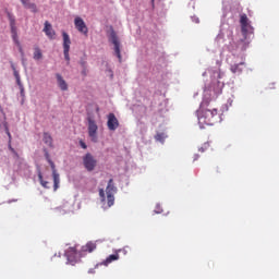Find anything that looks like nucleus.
<instances>
[{"label": "nucleus", "mask_w": 279, "mask_h": 279, "mask_svg": "<svg viewBox=\"0 0 279 279\" xmlns=\"http://www.w3.org/2000/svg\"><path fill=\"white\" fill-rule=\"evenodd\" d=\"M197 118L201 128L214 125L219 121V111L210 106V100L204 99L197 110Z\"/></svg>", "instance_id": "1"}, {"label": "nucleus", "mask_w": 279, "mask_h": 279, "mask_svg": "<svg viewBox=\"0 0 279 279\" xmlns=\"http://www.w3.org/2000/svg\"><path fill=\"white\" fill-rule=\"evenodd\" d=\"M252 29L253 28L250 22H246L244 26L243 25L241 26L243 38L238 41V47L242 51H245L247 49V46L250 45V40H247V33Z\"/></svg>", "instance_id": "2"}, {"label": "nucleus", "mask_w": 279, "mask_h": 279, "mask_svg": "<svg viewBox=\"0 0 279 279\" xmlns=\"http://www.w3.org/2000/svg\"><path fill=\"white\" fill-rule=\"evenodd\" d=\"M9 21L13 41L16 45V47H19L20 53H23V46H21V41L19 40V33L16 32V20H14V16L9 14Z\"/></svg>", "instance_id": "3"}, {"label": "nucleus", "mask_w": 279, "mask_h": 279, "mask_svg": "<svg viewBox=\"0 0 279 279\" xmlns=\"http://www.w3.org/2000/svg\"><path fill=\"white\" fill-rule=\"evenodd\" d=\"M107 193V204L109 208L114 206V193H117V186H114V180L110 179L106 187Z\"/></svg>", "instance_id": "4"}, {"label": "nucleus", "mask_w": 279, "mask_h": 279, "mask_svg": "<svg viewBox=\"0 0 279 279\" xmlns=\"http://www.w3.org/2000/svg\"><path fill=\"white\" fill-rule=\"evenodd\" d=\"M65 256L68 258L69 265H77V263H80L83 255H82V252L77 253V250H75V247H70L65 252Z\"/></svg>", "instance_id": "5"}, {"label": "nucleus", "mask_w": 279, "mask_h": 279, "mask_svg": "<svg viewBox=\"0 0 279 279\" xmlns=\"http://www.w3.org/2000/svg\"><path fill=\"white\" fill-rule=\"evenodd\" d=\"M46 159L49 162L52 171L53 191H57L58 189H60V173H58V170L56 169V163H53V161L49 157V154H46Z\"/></svg>", "instance_id": "6"}, {"label": "nucleus", "mask_w": 279, "mask_h": 279, "mask_svg": "<svg viewBox=\"0 0 279 279\" xmlns=\"http://www.w3.org/2000/svg\"><path fill=\"white\" fill-rule=\"evenodd\" d=\"M83 165L86 171H95V168L97 167V159L93 156V154L87 153L83 157Z\"/></svg>", "instance_id": "7"}, {"label": "nucleus", "mask_w": 279, "mask_h": 279, "mask_svg": "<svg viewBox=\"0 0 279 279\" xmlns=\"http://www.w3.org/2000/svg\"><path fill=\"white\" fill-rule=\"evenodd\" d=\"M74 27L80 34L85 36V38H88V26H86V22H84L82 17L76 16L74 19Z\"/></svg>", "instance_id": "8"}, {"label": "nucleus", "mask_w": 279, "mask_h": 279, "mask_svg": "<svg viewBox=\"0 0 279 279\" xmlns=\"http://www.w3.org/2000/svg\"><path fill=\"white\" fill-rule=\"evenodd\" d=\"M110 40L114 47V52H116L117 58L119 59V62H122L121 43H119V37H117V33L114 31H112L110 34Z\"/></svg>", "instance_id": "9"}, {"label": "nucleus", "mask_w": 279, "mask_h": 279, "mask_svg": "<svg viewBox=\"0 0 279 279\" xmlns=\"http://www.w3.org/2000/svg\"><path fill=\"white\" fill-rule=\"evenodd\" d=\"M97 123L93 119H88V136L92 138L93 143H97Z\"/></svg>", "instance_id": "10"}, {"label": "nucleus", "mask_w": 279, "mask_h": 279, "mask_svg": "<svg viewBox=\"0 0 279 279\" xmlns=\"http://www.w3.org/2000/svg\"><path fill=\"white\" fill-rule=\"evenodd\" d=\"M107 126L110 132H114L119 128V119H117V116L114 113H109L107 117Z\"/></svg>", "instance_id": "11"}, {"label": "nucleus", "mask_w": 279, "mask_h": 279, "mask_svg": "<svg viewBox=\"0 0 279 279\" xmlns=\"http://www.w3.org/2000/svg\"><path fill=\"white\" fill-rule=\"evenodd\" d=\"M95 250H97V244L95 242H87L86 245H83L81 248V254L84 256V254H86V252H88V254H92V252H95Z\"/></svg>", "instance_id": "12"}, {"label": "nucleus", "mask_w": 279, "mask_h": 279, "mask_svg": "<svg viewBox=\"0 0 279 279\" xmlns=\"http://www.w3.org/2000/svg\"><path fill=\"white\" fill-rule=\"evenodd\" d=\"M44 32H45L46 36H48V38H50L51 40H53V38H56V31H53V27L51 26V24L48 21L45 22Z\"/></svg>", "instance_id": "13"}, {"label": "nucleus", "mask_w": 279, "mask_h": 279, "mask_svg": "<svg viewBox=\"0 0 279 279\" xmlns=\"http://www.w3.org/2000/svg\"><path fill=\"white\" fill-rule=\"evenodd\" d=\"M22 5L26 8V10H31L34 14L38 12V8L36 7V3L31 2L29 0H20Z\"/></svg>", "instance_id": "14"}, {"label": "nucleus", "mask_w": 279, "mask_h": 279, "mask_svg": "<svg viewBox=\"0 0 279 279\" xmlns=\"http://www.w3.org/2000/svg\"><path fill=\"white\" fill-rule=\"evenodd\" d=\"M63 37V51H71V37L66 34V32L62 33Z\"/></svg>", "instance_id": "15"}, {"label": "nucleus", "mask_w": 279, "mask_h": 279, "mask_svg": "<svg viewBox=\"0 0 279 279\" xmlns=\"http://www.w3.org/2000/svg\"><path fill=\"white\" fill-rule=\"evenodd\" d=\"M58 86L61 90H69V84L60 74H56Z\"/></svg>", "instance_id": "16"}, {"label": "nucleus", "mask_w": 279, "mask_h": 279, "mask_svg": "<svg viewBox=\"0 0 279 279\" xmlns=\"http://www.w3.org/2000/svg\"><path fill=\"white\" fill-rule=\"evenodd\" d=\"M114 260H119V253L109 255L102 263L101 265H105V267H108L110 263H114Z\"/></svg>", "instance_id": "17"}, {"label": "nucleus", "mask_w": 279, "mask_h": 279, "mask_svg": "<svg viewBox=\"0 0 279 279\" xmlns=\"http://www.w3.org/2000/svg\"><path fill=\"white\" fill-rule=\"evenodd\" d=\"M243 69H245V62H240V63L233 64L230 68V70L233 73H243Z\"/></svg>", "instance_id": "18"}, {"label": "nucleus", "mask_w": 279, "mask_h": 279, "mask_svg": "<svg viewBox=\"0 0 279 279\" xmlns=\"http://www.w3.org/2000/svg\"><path fill=\"white\" fill-rule=\"evenodd\" d=\"M7 134L9 137V149L15 156V158H19V153H16V150L12 147V134L8 129H7Z\"/></svg>", "instance_id": "19"}, {"label": "nucleus", "mask_w": 279, "mask_h": 279, "mask_svg": "<svg viewBox=\"0 0 279 279\" xmlns=\"http://www.w3.org/2000/svg\"><path fill=\"white\" fill-rule=\"evenodd\" d=\"M33 58L34 60H43V50H40V47L38 46L34 47Z\"/></svg>", "instance_id": "20"}, {"label": "nucleus", "mask_w": 279, "mask_h": 279, "mask_svg": "<svg viewBox=\"0 0 279 279\" xmlns=\"http://www.w3.org/2000/svg\"><path fill=\"white\" fill-rule=\"evenodd\" d=\"M44 143L51 147L53 145V137H51V134L44 133Z\"/></svg>", "instance_id": "21"}, {"label": "nucleus", "mask_w": 279, "mask_h": 279, "mask_svg": "<svg viewBox=\"0 0 279 279\" xmlns=\"http://www.w3.org/2000/svg\"><path fill=\"white\" fill-rule=\"evenodd\" d=\"M39 182L44 189H49V181L43 180V173L38 174Z\"/></svg>", "instance_id": "22"}, {"label": "nucleus", "mask_w": 279, "mask_h": 279, "mask_svg": "<svg viewBox=\"0 0 279 279\" xmlns=\"http://www.w3.org/2000/svg\"><path fill=\"white\" fill-rule=\"evenodd\" d=\"M250 22V19H247V14H242L240 15V25L242 26H245V23H248Z\"/></svg>", "instance_id": "23"}, {"label": "nucleus", "mask_w": 279, "mask_h": 279, "mask_svg": "<svg viewBox=\"0 0 279 279\" xmlns=\"http://www.w3.org/2000/svg\"><path fill=\"white\" fill-rule=\"evenodd\" d=\"M11 68L15 80H21V74H19V71H16V66H14V63L11 64Z\"/></svg>", "instance_id": "24"}, {"label": "nucleus", "mask_w": 279, "mask_h": 279, "mask_svg": "<svg viewBox=\"0 0 279 279\" xmlns=\"http://www.w3.org/2000/svg\"><path fill=\"white\" fill-rule=\"evenodd\" d=\"M99 197L101 202H106V191H104V189L99 190Z\"/></svg>", "instance_id": "25"}, {"label": "nucleus", "mask_w": 279, "mask_h": 279, "mask_svg": "<svg viewBox=\"0 0 279 279\" xmlns=\"http://www.w3.org/2000/svg\"><path fill=\"white\" fill-rule=\"evenodd\" d=\"M156 141L162 142L165 141V134L163 133H157L155 135Z\"/></svg>", "instance_id": "26"}, {"label": "nucleus", "mask_w": 279, "mask_h": 279, "mask_svg": "<svg viewBox=\"0 0 279 279\" xmlns=\"http://www.w3.org/2000/svg\"><path fill=\"white\" fill-rule=\"evenodd\" d=\"M69 51L70 50H63V56H64L66 62H71V57L69 56Z\"/></svg>", "instance_id": "27"}, {"label": "nucleus", "mask_w": 279, "mask_h": 279, "mask_svg": "<svg viewBox=\"0 0 279 279\" xmlns=\"http://www.w3.org/2000/svg\"><path fill=\"white\" fill-rule=\"evenodd\" d=\"M208 147H210L209 144H204V146H202L198 150L204 154L205 149H208Z\"/></svg>", "instance_id": "28"}, {"label": "nucleus", "mask_w": 279, "mask_h": 279, "mask_svg": "<svg viewBox=\"0 0 279 279\" xmlns=\"http://www.w3.org/2000/svg\"><path fill=\"white\" fill-rule=\"evenodd\" d=\"M80 146L82 147V149H87L88 146L86 145V143H84V141H80Z\"/></svg>", "instance_id": "29"}, {"label": "nucleus", "mask_w": 279, "mask_h": 279, "mask_svg": "<svg viewBox=\"0 0 279 279\" xmlns=\"http://www.w3.org/2000/svg\"><path fill=\"white\" fill-rule=\"evenodd\" d=\"M15 80L19 88H23V83H21V78H15Z\"/></svg>", "instance_id": "30"}, {"label": "nucleus", "mask_w": 279, "mask_h": 279, "mask_svg": "<svg viewBox=\"0 0 279 279\" xmlns=\"http://www.w3.org/2000/svg\"><path fill=\"white\" fill-rule=\"evenodd\" d=\"M22 97H25V87L20 88Z\"/></svg>", "instance_id": "31"}, {"label": "nucleus", "mask_w": 279, "mask_h": 279, "mask_svg": "<svg viewBox=\"0 0 279 279\" xmlns=\"http://www.w3.org/2000/svg\"><path fill=\"white\" fill-rule=\"evenodd\" d=\"M88 274H95V270L94 269H89Z\"/></svg>", "instance_id": "32"}, {"label": "nucleus", "mask_w": 279, "mask_h": 279, "mask_svg": "<svg viewBox=\"0 0 279 279\" xmlns=\"http://www.w3.org/2000/svg\"><path fill=\"white\" fill-rule=\"evenodd\" d=\"M217 173H221V170H219V167L216 168Z\"/></svg>", "instance_id": "33"}, {"label": "nucleus", "mask_w": 279, "mask_h": 279, "mask_svg": "<svg viewBox=\"0 0 279 279\" xmlns=\"http://www.w3.org/2000/svg\"><path fill=\"white\" fill-rule=\"evenodd\" d=\"M196 23H199V19H196Z\"/></svg>", "instance_id": "34"}]
</instances>
